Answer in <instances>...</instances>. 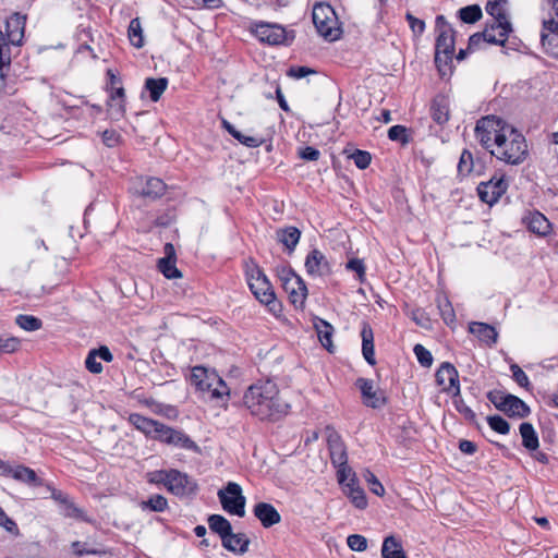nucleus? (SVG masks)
Here are the masks:
<instances>
[{
	"instance_id": "obj_55",
	"label": "nucleus",
	"mask_w": 558,
	"mask_h": 558,
	"mask_svg": "<svg viewBox=\"0 0 558 558\" xmlns=\"http://www.w3.org/2000/svg\"><path fill=\"white\" fill-rule=\"evenodd\" d=\"M411 319L420 327L428 329L432 326V322L423 308H414L410 314Z\"/></svg>"
},
{
	"instance_id": "obj_7",
	"label": "nucleus",
	"mask_w": 558,
	"mask_h": 558,
	"mask_svg": "<svg viewBox=\"0 0 558 558\" xmlns=\"http://www.w3.org/2000/svg\"><path fill=\"white\" fill-rule=\"evenodd\" d=\"M487 399L496 409L510 417L524 418L531 413L529 405L523 400L514 395L506 393L501 390L495 389L489 391L487 393Z\"/></svg>"
},
{
	"instance_id": "obj_54",
	"label": "nucleus",
	"mask_w": 558,
	"mask_h": 558,
	"mask_svg": "<svg viewBox=\"0 0 558 558\" xmlns=\"http://www.w3.org/2000/svg\"><path fill=\"white\" fill-rule=\"evenodd\" d=\"M170 470H158L148 472L146 474L147 482L150 484H162L166 488L168 486Z\"/></svg>"
},
{
	"instance_id": "obj_51",
	"label": "nucleus",
	"mask_w": 558,
	"mask_h": 558,
	"mask_svg": "<svg viewBox=\"0 0 558 558\" xmlns=\"http://www.w3.org/2000/svg\"><path fill=\"white\" fill-rule=\"evenodd\" d=\"M364 478L373 494L379 497L385 495V488L374 473H372L369 470H366L364 473Z\"/></svg>"
},
{
	"instance_id": "obj_25",
	"label": "nucleus",
	"mask_w": 558,
	"mask_h": 558,
	"mask_svg": "<svg viewBox=\"0 0 558 558\" xmlns=\"http://www.w3.org/2000/svg\"><path fill=\"white\" fill-rule=\"evenodd\" d=\"M511 32L512 27L495 26V23H492L486 25L482 36L487 44L504 46Z\"/></svg>"
},
{
	"instance_id": "obj_5",
	"label": "nucleus",
	"mask_w": 558,
	"mask_h": 558,
	"mask_svg": "<svg viewBox=\"0 0 558 558\" xmlns=\"http://www.w3.org/2000/svg\"><path fill=\"white\" fill-rule=\"evenodd\" d=\"M317 33L329 41L340 37L341 28L333 8L325 2L316 3L312 12Z\"/></svg>"
},
{
	"instance_id": "obj_35",
	"label": "nucleus",
	"mask_w": 558,
	"mask_h": 558,
	"mask_svg": "<svg viewBox=\"0 0 558 558\" xmlns=\"http://www.w3.org/2000/svg\"><path fill=\"white\" fill-rule=\"evenodd\" d=\"M381 558H408L401 542L393 535L384 538L381 546Z\"/></svg>"
},
{
	"instance_id": "obj_48",
	"label": "nucleus",
	"mask_w": 558,
	"mask_h": 558,
	"mask_svg": "<svg viewBox=\"0 0 558 558\" xmlns=\"http://www.w3.org/2000/svg\"><path fill=\"white\" fill-rule=\"evenodd\" d=\"M345 269L349 271H353L356 274V278L360 282H364L366 275V267L363 259L360 258H351L345 264Z\"/></svg>"
},
{
	"instance_id": "obj_61",
	"label": "nucleus",
	"mask_w": 558,
	"mask_h": 558,
	"mask_svg": "<svg viewBox=\"0 0 558 558\" xmlns=\"http://www.w3.org/2000/svg\"><path fill=\"white\" fill-rule=\"evenodd\" d=\"M21 345L20 339L15 337L1 338L0 337V354L1 353H13Z\"/></svg>"
},
{
	"instance_id": "obj_9",
	"label": "nucleus",
	"mask_w": 558,
	"mask_h": 558,
	"mask_svg": "<svg viewBox=\"0 0 558 558\" xmlns=\"http://www.w3.org/2000/svg\"><path fill=\"white\" fill-rule=\"evenodd\" d=\"M508 125L509 123L497 116L482 117L475 125V137L481 146L489 151L495 145L497 135L501 134Z\"/></svg>"
},
{
	"instance_id": "obj_15",
	"label": "nucleus",
	"mask_w": 558,
	"mask_h": 558,
	"mask_svg": "<svg viewBox=\"0 0 558 558\" xmlns=\"http://www.w3.org/2000/svg\"><path fill=\"white\" fill-rule=\"evenodd\" d=\"M436 383L442 387V391L457 396L460 393L459 373L457 368L449 362L440 364L435 374Z\"/></svg>"
},
{
	"instance_id": "obj_63",
	"label": "nucleus",
	"mask_w": 558,
	"mask_h": 558,
	"mask_svg": "<svg viewBox=\"0 0 558 558\" xmlns=\"http://www.w3.org/2000/svg\"><path fill=\"white\" fill-rule=\"evenodd\" d=\"M129 40L135 48H140V17H134L130 22Z\"/></svg>"
},
{
	"instance_id": "obj_31",
	"label": "nucleus",
	"mask_w": 558,
	"mask_h": 558,
	"mask_svg": "<svg viewBox=\"0 0 558 558\" xmlns=\"http://www.w3.org/2000/svg\"><path fill=\"white\" fill-rule=\"evenodd\" d=\"M221 125L232 137L246 147L256 148L263 144V140L260 137L242 134L226 119H221Z\"/></svg>"
},
{
	"instance_id": "obj_60",
	"label": "nucleus",
	"mask_w": 558,
	"mask_h": 558,
	"mask_svg": "<svg viewBox=\"0 0 558 558\" xmlns=\"http://www.w3.org/2000/svg\"><path fill=\"white\" fill-rule=\"evenodd\" d=\"M277 276L281 282V286H286V282L292 280L302 279L291 267H277Z\"/></svg>"
},
{
	"instance_id": "obj_3",
	"label": "nucleus",
	"mask_w": 558,
	"mask_h": 558,
	"mask_svg": "<svg viewBox=\"0 0 558 558\" xmlns=\"http://www.w3.org/2000/svg\"><path fill=\"white\" fill-rule=\"evenodd\" d=\"M190 381L196 391L201 392L206 399L222 400L223 397L229 396V388L222 378L215 371L204 366L192 368Z\"/></svg>"
},
{
	"instance_id": "obj_23",
	"label": "nucleus",
	"mask_w": 558,
	"mask_h": 558,
	"mask_svg": "<svg viewBox=\"0 0 558 558\" xmlns=\"http://www.w3.org/2000/svg\"><path fill=\"white\" fill-rule=\"evenodd\" d=\"M254 515L260 521L262 525L266 529L279 523L281 515L277 509L268 502H258L253 509Z\"/></svg>"
},
{
	"instance_id": "obj_38",
	"label": "nucleus",
	"mask_w": 558,
	"mask_h": 558,
	"mask_svg": "<svg viewBox=\"0 0 558 558\" xmlns=\"http://www.w3.org/2000/svg\"><path fill=\"white\" fill-rule=\"evenodd\" d=\"M207 523L210 531L218 534L220 538L228 536L232 530L231 523L221 514H210Z\"/></svg>"
},
{
	"instance_id": "obj_11",
	"label": "nucleus",
	"mask_w": 558,
	"mask_h": 558,
	"mask_svg": "<svg viewBox=\"0 0 558 558\" xmlns=\"http://www.w3.org/2000/svg\"><path fill=\"white\" fill-rule=\"evenodd\" d=\"M219 501L227 512L243 518L245 515L246 499L242 488L234 482H229L223 489L218 492Z\"/></svg>"
},
{
	"instance_id": "obj_20",
	"label": "nucleus",
	"mask_w": 558,
	"mask_h": 558,
	"mask_svg": "<svg viewBox=\"0 0 558 558\" xmlns=\"http://www.w3.org/2000/svg\"><path fill=\"white\" fill-rule=\"evenodd\" d=\"M327 445H328L330 461L333 466L335 465H343L348 462L347 448L338 433L332 432L328 435Z\"/></svg>"
},
{
	"instance_id": "obj_41",
	"label": "nucleus",
	"mask_w": 558,
	"mask_h": 558,
	"mask_svg": "<svg viewBox=\"0 0 558 558\" xmlns=\"http://www.w3.org/2000/svg\"><path fill=\"white\" fill-rule=\"evenodd\" d=\"M11 63V52L7 46L3 33L0 31V88L4 85V70L9 69Z\"/></svg>"
},
{
	"instance_id": "obj_40",
	"label": "nucleus",
	"mask_w": 558,
	"mask_h": 558,
	"mask_svg": "<svg viewBox=\"0 0 558 558\" xmlns=\"http://www.w3.org/2000/svg\"><path fill=\"white\" fill-rule=\"evenodd\" d=\"M166 192V184L159 178H148L145 186L142 187V196L158 198Z\"/></svg>"
},
{
	"instance_id": "obj_27",
	"label": "nucleus",
	"mask_w": 558,
	"mask_h": 558,
	"mask_svg": "<svg viewBox=\"0 0 558 558\" xmlns=\"http://www.w3.org/2000/svg\"><path fill=\"white\" fill-rule=\"evenodd\" d=\"M433 120L442 125L449 120V99L445 95H437L430 105Z\"/></svg>"
},
{
	"instance_id": "obj_24",
	"label": "nucleus",
	"mask_w": 558,
	"mask_h": 558,
	"mask_svg": "<svg viewBox=\"0 0 558 558\" xmlns=\"http://www.w3.org/2000/svg\"><path fill=\"white\" fill-rule=\"evenodd\" d=\"M221 544L227 550L243 555L248 550L250 538L244 533H233L231 530L228 536L221 538Z\"/></svg>"
},
{
	"instance_id": "obj_22",
	"label": "nucleus",
	"mask_w": 558,
	"mask_h": 558,
	"mask_svg": "<svg viewBox=\"0 0 558 558\" xmlns=\"http://www.w3.org/2000/svg\"><path fill=\"white\" fill-rule=\"evenodd\" d=\"M508 0H490L486 3V12L493 16L495 26L512 27L508 15Z\"/></svg>"
},
{
	"instance_id": "obj_39",
	"label": "nucleus",
	"mask_w": 558,
	"mask_h": 558,
	"mask_svg": "<svg viewBox=\"0 0 558 558\" xmlns=\"http://www.w3.org/2000/svg\"><path fill=\"white\" fill-rule=\"evenodd\" d=\"M436 303L444 323L448 326L454 324L456 313L449 299L444 294H438Z\"/></svg>"
},
{
	"instance_id": "obj_10",
	"label": "nucleus",
	"mask_w": 558,
	"mask_h": 558,
	"mask_svg": "<svg viewBox=\"0 0 558 558\" xmlns=\"http://www.w3.org/2000/svg\"><path fill=\"white\" fill-rule=\"evenodd\" d=\"M545 2L553 14L543 20L541 44L547 54L558 57V0H545Z\"/></svg>"
},
{
	"instance_id": "obj_33",
	"label": "nucleus",
	"mask_w": 558,
	"mask_h": 558,
	"mask_svg": "<svg viewBox=\"0 0 558 558\" xmlns=\"http://www.w3.org/2000/svg\"><path fill=\"white\" fill-rule=\"evenodd\" d=\"M522 437V445L529 451H536L539 447V440L534 426L529 422H523L519 426Z\"/></svg>"
},
{
	"instance_id": "obj_62",
	"label": "nucleus",
	"mask_w": 558,
	"mask_h": 558,
	"mask_svg": "<svg viewBox=\"0 0 558 558\" xmlns=\"http://www.w3.org/2000/svg\"><path fill=\"white\" fill-rule=\"evenodd\" d=\"M510 371L512 373V377H513L514 381L519 386L529 389L530 380H529L527 375L522 371V368L517 364H512L510 366Z\"/></svg>"
},
{
	"instance_id": "obj_12",
	"label": "nucleus",
	"mask_w": 558,
	"mask_h": 558,
	"mask_svg": "<svg viewBox=\"0 0 558 558\" xmlns=\"http://www.w3.org/2000/svg\"><path fill=\"white\" fill-rule=\"evenodd\" d=\"M509 182L504 173H495L488 181L481 182L477 185V195L480 199L493 206L498 203L501 196L507 192Z\"/></svg>"
},
{
	"instance_id": "obj_30",
	"label": "nucleus",
	"mask_w": 558,
	"mask_h": 558,
	"mask_svg": "<svg viewBox=\"0 0 558 558\" xmlns=\"http://www.w3.org/2000/svg\"><path fill=\"white\" fill-rule=\"evenodd\" d=\"M276 238L286 247L288 253L291 254L300 241L301 231L296 227H286L277 230Z\"/></svg>"
},
{
	"instance_id": "obj_16",
	"label": "nucleus",
	"mask_w": 558,
	"mask_h": 558,
	"mask_svg": "<svg viewBox=\"0 0 558 558\" xmlns=\"http://www.w3.org/2000/svg\"><path fill=\"white\" fill-rule=\"evenodd\" d=\"M26 24V16L20 13H14L5 21V43L19 47L22 45L24 38V31Z\"/></svg>"
},
{
	"instance_id": "obj_45",
	"label": "nucleus",
	"mask_w": 558,
	"mask_h": 558,
	"mask_svg": "<svg viewBox=\"0 0 558 558\" xmlns=\"http://www.w3.org/2000/svg\"><path fill=\"white\" fill-rule=\"evenodd\" d=\"M168 508V501L162 495H153L147 501H142V509L162 512Z\"/></svg>"
},
{
	"instance_id": "obj_26",
	"label": "nucleus",
	"mask_w": 558,
	"mask_h": 558,
	"mask_svg": "<svg viewBox=\"0 0 558 558\" xmlns=\"http://www.w3.org/2000/svg\"><path fill=\"white\" fill-rule=\"evenodd\" d=\"M361 338L363 357L369 365L374 366L376 364L374 349V332L369 324L363 323Z\"/></svg>"
},
{
	"instance_id": "obj_21",
	"label": "nucleus",
	"mask_w": 558,
	"mask_h": 558,
	"mask_svg": "<svg viewBox=\"0 0 558 558\" xmlns=\"http://www.w3.org/2000/svg\"><path fill=\"white\" fill-rule=\"evenodd\" d=\"M289 296V301L296 310H302L307 298V288L303 279L286 282L282 287Z\"/></svg>"
},
{
	"instance_id": "obj_19",
	"label": "nucleus",
	"mask_w": 558,
	"mask_h": 558,
	"mask_svg": "<svg viewBox=\"0 0 558 558\" xmlns=\"http://www.w3.org/2000/svg\"><path fill=\"white\" fill-rule=\"evenodd\" d=\"M165 256L158 260L159 271L168 279L181 278L182 274L177 268L175 250L171 243H166L163 246Z\"/></svg>"
},
{
	"instance_id": "obj_29",
	"label": "nucleus",
	"mask_w": 558,
	"mask_h": 558,
	"mask_svg": "<svg viewBox=\"0 0 558 558\" xmlns=\"http://www.w3.org/2000/svg\"><path fill=\"white\" fill-rule=\"evenodd\" d=\"M469 331L488 345L497 342V330L486 323L473 322L469 325Z\"/></svg>"
},
{
	"instance_id": "obj_14",
	"label": "nucleus",
	"mask_w": 558,
	"mask_h": 558,
	"mask_svg": "<svg viewBox=\"0 0 558 558\" xmlns=\"http://www.w3.org/2000/svg\"><path fill=\"white\" fill-rule=\"evenodd\" d=\"M167 490L177 497H191L196 495L198 485L194 478L177 469H170Z\"/></svg>"
},
{
	"instance_id": "obj_52",
	"label": "nucleus",
	"mask_w": 558,
	"mask_h": 558,
	"mask_svg": "<svg viewBox=\"0 0 558 558\" xmlns=\"http://www.w3.org/2000/svg\"><path fill=\"white\" fill-rule=\"evenodd\" d=\"M345 495L356 508L365 509L367 507L366 495L362 487L355 488L352 492H347Z\"/></svg>"
},
{
	"instance_id": "obj_6",
	"label": "nucleus",
	"mask_w": 558,
	"mask_h": 558,
	"mask_svg": "<svg viewBox=\"0 0 558 558\" xmlns=\"http://www.w3.org/2000/svg\"><path fill=\"white\" fill-rule=\"evenodd\" d=\"M252 32L259 41L270 46H290L295 38L293 29H287L277 23L263 21L254 23L252 25Z\"/></svg>"
},
{
	"instance_id": "obj_36",
	"label": "nucleus",
	"mask_w": 558,
	"mask_h": 558,
	"mask_svg": "<svg viewBox=\"0 0 558 558\" xmlns=\"http://www.w3.org/2000/svg\"><path fill=\"white\" fill-rule=\"evenodd\" d=\"M123 97L124 89L122 87L116 88V90L110 94V98L108 101V113L109 117L113 120H118L123 116Z\"/></svg>"
},
{
	"instance_id": "obj_17",
	"label": "nucleus",
	"mask_w": 558,
	"mask_h": 558,
	"mask_svg": "<svg viewBox=\"0 0 558 558\" xmlns=\"http://www.w3.org/2000/svg\"><path fill=\"white\" fill-rule=\"evenodd\" d=\"M356 387L361 390L363 402L366 407L378 409L386 403L384 393L374 388L372 379L357 378Z\"/></svg>"
},
{
	"instance_id": "obj_59",
	"label": "nucleus",
	"mask_w": 558,
	"mask_h": 558,
	"mask_svg": "<svg viewBox=\"0 0 558 558\" xmlns=\"http://www.w3.org/2000/svg\"><path fill=\"white\" fill-rule=\"evenodd\" d=\"M245 274L247 283L252 280H255L256 277L262 278L265 276L263 269L254 262V259H248L245 262Z\"/></svg>"
},
{
	"instance_id": "obj_4",
	"label": "nucleus",
	"mask_w": 558,
	"mask_h": 558,
	"mask_svg": "<svg viewBox=\"0 0 558 558\" xmlns=\"http://www.w3.org/2000/svg\"><path fill=\"white\" fill-rule=\"evenodd\" d=\"M142 433L178 448L198 451V446L185 433L151 418L142 417Z\"/></svg>"
},
{
	"instance_id": "obj_34",
	"label": "nucleus",
	"mask_w": 558,
	"mask_h": 558,
	"mask_svg": "<svg viewBox=\"0 0 558 558\" xmlns=\"http://www.w3.org/2000/svg\"><path fill=\"white\" fill-rule=\"evenodd\" d=\"M314 327L316 329V332L318 335V339L324 348H326L329 352H332L333 344H332V335H333V327L331 324L326 322L323 318H316L314 323Z\"/></svg>"
},
{
	"instance_id": "obj_43",
	"label": "nucleus",
	"mask_w": 558,
	"mask_h": 558,
	"mask_svg": "<svg viewBox=\"0 0 558 558\" xmlns=\"http://www.w3.org/2000/svg\"><path fill=\"white\" fill-rule=\"evenodd\" d=\"M15 323L19 327L26 331H35L41 328L43 323L39 318L33 315L20 314L15 318Z\"/></svg>"
},
{
	"instance_id": "obj_47",
	"label": "nucleus",
	"mask_w": 558,
	"mask_h": 558,
	"mask_svg": "<svg viewBox=\"0 0 558 558\" xmlns=\"http://www.w3.org/2000/svg\"><path fill=\"white\" fill-rule=\"evenodd\" d=\"M487 423L493 430L501 435H507L510 432L509 423L500 415L488 416Z\"/></svg>"
},
{
	"instance_id": "obj_58",
	"label": "nucleus",
	"mask_w": 558,
	"mask_h": 558,
	"mask_svg": "<svg viewBox=\"0 0 558 558\" xmlns=\"http://www.w3.org/2000/svg\"><path fill=\"white\" fill-rule=\"evenodd\" d=\"M85 367L93 374H100L102 372V365L98 361L96 351L90 350L85 359Z\"/></svg>"
},
{
	"instance_id": "obj_49",
	"label": "nucleus",
	"mask_w": 558,
	"mask_h": 558,
	"mask_svg": "<svg viewBox=\"0 0 558 558\" xmlns=\"http://www.w3.org/2000/svg\"><path fill=\"white\" fill-rule=\"evenodd\" d=\"M349 157L353 160L354 165L361 170L366 169L372 161L371 154L366 150L361 149H355Z\"/></svg>"
},
{
	"instance_id": "obj_42",
	"label": "nucleus",
	"mask_w": 558,
	"mask_h": 558,
	"mask_svg": "<svg viewBox=\"0 0 558 558\" xmlns=\"http://www.w3.org/2000/svg\"><path fill=\"white\" fill-rule=\"evenodd\" d=\"M458 15L463 23L474 24L482 19L483 13L478 4H472L461 8Z\"/></svg>"
},
{
	"instance_id": "obj_37",
	"label": "nucleus",
	"mask_w": 558,
	"mask_h": 558,
	"mask_svg": "<svg viewBox=\"0 0 558 558\" xmlns=\"http://www.w3.org/2000/svg\"><path fill=\"white\" fill-rule=\"evenodd\" d=\"M168 87V78L167 77H147L145 80V89L149 93V98L153 101H158L161 95Z\"/></svg>"
},
{
	"instance_id": "obj_2",
	"label": "nucleus",
	"mask_w": 558,
	"mask_h": 558,
	"mask_svg": "<svg viewBox=\"0 0 558 558\" xmlns=\"http://www.w3.org/2000/svg\"><path fill=\"white\" fill-rule=\"evenodd\" d=\"M489 153L505 163L518 166L526 159L529 150L525 137L509 124L501 134L497 135Z\"/></svg>"
},
{
	"instance_id": "obj_28",
	"label": "nucleus",
	"mask_w": 558,
	"mask_h": 558,
	"mask_svg": "<svg viewBox=\"0 0 558 558\" xmlns=\"http://www.w3.org/2000/svg\"><path fill=\"white\" fill-rule=\"evenodd\" d=\"M529 230L538 235H546L550 231V222L548 219L539 211L529 213L527 216L523 218Z\"/></svg>"
},
{
	"instance_id": "obj_53",
	"label": "nucleus",
	"mask_w": 558,
	"mask_h": 558,
	"mask_svg": "<svg viewBox=\"0 0 558 558\" xmlns=\"http://www.w3.org/2000/svg\"><path fill=\"white\" fill-rule=\"evenodd\" d=\"M408 130L405 126L397 124L388 130L390 141L401 142L403 145L409 143Z\"/></svg>"
},
{
	"instance_id": "obj_44",
	"label": "nucleus",
	"mask_w": 558,
	"mask_h": 558,
	"mask_svg": "<svg viewBox=\"0 0 558 558\" xmlns=\"http://www.w3.org/2000/svg\"><path fill=\"white\" fill-rule=\"evenodd\" d=\"M454 409L471 424L476 423V414L475 412L466 405L464 400L461 398L460 393L457 396H452Z\"/></svg>"
},
{
	"instance_id": "obj_57",
	"label": "nucleus",
	"mask_w": 558,
	"mask_h": 558,
	"mask_svg": "<svg viewBox=\"0 0 558 558\" xmlns=\"http://www.w3.org/2000/svg\"><path fill=\"white\" fill-rule=\"evenodd\" d=\"M63 515L68 518L81 519L86 522L89 521L86 518L85 512L81 508L76 507L70 499L63 505Z\"/></svg>"
},
{
	"instance_id": "obj_56",
	"label": "nucleus",
	"mask_w": 558,
	"mask_h": 558,
	"mask_svg": "<svg viewBox=\"0 0 558 558\" xmlns=\"http://www.w3.org/2000/svg\"><path fill=\"white\" fill-rule=\"evenodd\" d=\"M349 548L353 551H364L367 548V539L363 535L352 534L347 538Z\"/></svg>"
},
{
	"instance_id": "obj_18",
	"label": "nucleus",
	"mask_w": 558,
	"mask_h": 558,
	"mask_svg": "<svg viewBox=\"0 0 558 558\" xmlns=\"http://www.w3.org/2000/svg\"><path fill=\"white\" fill-rule=\"evenodd\" d=\"M306 272L310 276H326L331 272V267L326 256L317 248L312 250L305 258Z\"/></svg>"
},
{
	"instance_id": "obj_64",
	"label": "nucleus",
	"mask_w": 558,
	"mask_h": 558,
	"mask_svg": "<svg viewBox=\"0 0 558 558\" xmlns=\"http://www.w3.org/2000/svg\"><path fill=\"white\" fill-rule=\"evenodd\" d=\"M337 469V480L340 485H344L345 481L356 475L351 466L348 465V462L343 465H335Z\"/></svg>"
},
{
	"instance_id": "obj_50",
	"label": "nucleus",
	"mask_w": 558,
	"mask_h": 558,
	"mask_svg": "<svg viewBox=\"0 0 558 558\" xmlns=\"http://www.w3.org/2000/svg\"><path fill=\"white\" fill-rule=\"evenodd\" d=\"M413 352L418 361V363L423 367H429L433 364V355L430 351H428L424 345L422 344H415L413 348Z\"/></svg>"
},
{
	"instance_id": "obj_8",
	"label": "nucleus",
	"mask_w": 558,
	"mask_h": 558,
	"mask_svg": "<svg viewBox=\"0 0 558 558\" xmlns=\"http://www.w3.org/2000/svg\"><path fill=\"white\" fill-rule=\"evenodd\" d=\"M435 26L438 32L435 45V64L438 71H441L442 54L446 59L453 58L454 54V31L444 15L436 16Z\"/></svg>"
},
{
	"instance_id": "obj_13",
	"label": "nucleus",
	"mask_w": 558,
	"mask_h": 558,
	"mask_svg": "<svg viewBox=\"0 0 558 558\" xmlns=\"http://www.w3.org/2000/svg\"><path fill=\"white\" fill-rule=\"evenodd\" d=\"M248 287L255 298L265 304L272 314L277 315L281 312V304L277 301L272 286L266 275L262 278L256 277L255 280L248 283Z\"/></svg>"
},
{
	"instance_id": "obj_32",
	"label": "nucleus",
	"mask_w": 558,
	"mask_h": 558,
	"mask_svg": "<svg viewBox=\"0 0 558 558\" xmlns=\"http://www.w3.org/2000/svg\"><path fill=\"white\" fill-rule=\"evenodd\" d=\"M14 480L31 487L44 485V480L33 469L22 464H16Z\"/></svg>"
},
{
	"instance_id": "obj_46",
	"label": "nucleus",
	"mask_w": 558,
	"mask_h": 558,
	"mask_svg": "<svg viewBox=\"0 0 558 558\" xmlns=\"http://www.w3.org/2000/svg\"><path fill=\"white\" fill-rule=\"evenodd\" d=\"M473 170V155L469 149H463L459 162L458 172L462 175H468Z\"/></svg>"
},
{
	"instance_id": "obj_1",
	"label": "nucleus",
	"mask_w": 558,
	"mask_h": 558,
	"mask_svg": "<svg viewBox=\"0 0 558 558\" xmlns=\"http://www.w3.org/2000/svg\"><path fill=\"white\" fill-rule=\"evenodd\" d=\"M243 403L252 415L262 421L279 420L288 413L290 408L280 398L278 386L271 380L251 385L243 396Z\"/></svg>"
}]
</instances>
